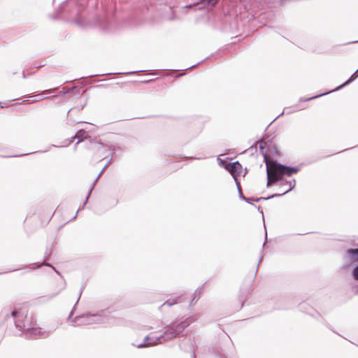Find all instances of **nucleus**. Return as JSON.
Returning a JSON list of instances; mask_svg holds the SVG:
<instances>
[{
    "label": "nucleus",
    "instance_id": "obj_4",
    "mask_svg": "<svg viewBox=\"0 0 358 358\" xmlns=\"http://www.w3.org/2000/svg\"><path fill=\"white\" fill-rule=\"evenodd\" d=\"M219 164L231 174L235 182L238 180L242 171V166L238 161L224 163L223 160H220Z\"/></svg>",
    "mask_w": 358,
    "mask_h": 358
},
{
    "label": "nucleus",
    "instance_id": "obj_39",
    "mask_svg": "<svg viewBox=\"0 0 358 358\" xmlns=\"http://www.w3.org/2000/svg\"><path fill=\"white\" fill-rule=\"evenodd\" d=\"M43 65H40V66H38L37 68H40L41 66H42Z\"/></svg>",
    "mask_w": 358,
    "mask_h": 358
},
{
    "label": "nucleus",
    "instance_id": "obj_36",
    "mask_svg": "<svg viewBox=\"0 0 358 358\" xmlns=\"http://www.w3.org/2000/svg\"><path fill=\"white\" fill-rule=\"evenodd\" d=\"M280 115H278L277 117H275V118H274V120H277V118H278V117H280Z\"/></svg>",
    "mask_w": 358,
    "mask_h": 358
},
{
    "label": "nucleus",
    "instance_id": "obj_35",
    "mask_svg": "<svg viewBox=\"0 0 358 358\" xmlns=\"http://www.w3.org/2000/svg\"><path fill=\"white\" fill-rule=\"evenodd\" d=\"M280 115H278L277 117H275V118H274V120H277V118H278V117H280Z\"/></svg>",
    "mask_w": 358,
    "mask_h": 358
},
{
    "label": "nucleus",
    "instance_id": "obj_24",
    "mask_svg": "<svg viewBox=\"0 0 358 358\" xmlns=\"http://www.w3.org/2000/svg\"><path fill=\"white\" fill-rule=\"evenodd\" d=\"M353 276L355 280H358V270H354Z\"/></svg>",
    "mask_w": 358,
    "mask_h": 358
},
{
    "label": "nucleus",
    "instance_id": "obj_21",
    "mask_svg": "<svg viewBox=\"0 0 358 358\" xmlns=\"http://www.w3.org/2000/svg\"><path fill=\"white\" fill-rule=\"evenodd\" d=\"M289 181V180H284L282 178V176H281V180H279L278 182H280V185H284L288 184Z\"/></svg>",
    "mask_w": 358,
    "mask_h": 358
},
{
    "label": "nucleus",
    "instance_id": "obj_30",
    "mask_svg": "<svg viewBox=\"0 0 358 358\" xmlns=\"http://www.w3.org/2000/svg\"><path fill=\"white\" fill-rule=\"evenodd\" d=\"M22 78L24 79H25L27 78V76L25 75V73L24 72H22Z\"/></svg>",
    "mask_w": 358,
    "mask_h": 358
},
{
    "label": "nucleus",
    "instance_id": "obj_6",
    "mask_svg": "<svg viewBox=\"0 0 358 358\" xmlns=\"http://www.w3.org/2000/svg\"><path fill=\"white\" fill-rule=\"evenodd\" d=\"M57 89V87H54L52 89L46 90L38 94L31 96L30 97L33 98V100H32L33 102L39 101H41V100H43L45 99L48 98V94L52 93V92H55Z\"/></svg>",
    "mask_w": 358,
    "mask_h": 358
},
{
    "label": "nucleus",
    "instance_id": "obj_31",
    "mask_svg": "<svg viewBox=\"0 0 358 358\" xmlns=\"http://www.w3.org/2000/svg\"><path fill=\"white\" fill-rule=\"evenodd\" d=\"M138 71H131V72H129V73H127V74H132V73H137Z\"/></svg>",
    "mask_w": 358,
    "mask_h": 358
},
{
    "label": "nucleus",
    "instance_id": "obj_38",
    "mask_svg": "<svg viewBox=\"0 0 358 358\" xmlns=\"http://www.w3.org/2000/svg\"><path fill=\"white\" fill-rule=\"evenodd\" d=\"M265 244H266V241L263 243V247H264Z\"/></svg>",
    "mask_w": 358,
    "mask_h": 358
},
{
    "label": "nucleus",
    "instance_id": "obj_7",
    "mask_svg": "<svg viewBox=\"0 0 358 358\" xmlns=\"http://www.w3.org/2000/svg\"><path fill=\"white\" fill-rule=\"evenodd\" d=\"M112 159H113V156L111 155L110 158V159H109V160L107 162L106 164V165L104 166V167L102 169V170H101V172L99 173V176H97V178L95 179V180L94 181V182L92 183V187H91V188L90 189L89 192H88V194H87V197H86V199H85V201H84V203H83V205L82 208H84V206H85L86 205V203H87L88 199H89L90 196V194H91V193H92V190H93V189H94V185H95L96 182H97V180H98V179H99V178L100 177V176H101V175L102 174V173L103 172L104 169H105L107 167V166L110 163V162H111Z\"/></svg>",
    "mask_w": 358,
    "mask_h": 358
},
{
    "label": "nucleus",
    "instance_id": "obj_5",
    "mask_svg": "<svg viewBox=\"0 0 358 358\" xmlns=\"http://www.w3.org/2000/svg\"><path fill=\"white\" fill-rule=\"evenodd\" d=\"M264 160L266 161V174H267V183L266 186L270 187L275 182L281 180V176L278 174V173H275L272 169V164L271 162L266 161V157H264Z\"/></svg>",
    "mask_w": 358,
    "mask_h": 358
},
{
    "label": "nucleus",
    "instance_id": "obj_33",
    "mask_svg": "<svg viewBox=\"0 0 358 358\" xmlns=\"http://www.w3.org/2000/svg\"><path fill=\"white\" fill-rule=\"evenodd\" d=\"M265 240L266 241L267 240V232L266 231V234H265Z\"/></svg>",
    "mask_w": 358,
    "mask_h": 358
},
{
    "label": "nucleus",
    "instance_id": "obj_40",
    "mask_svg": "<svg viewBox=\"0 0 358 358\" xmlns=\"http://www.w3.org/2000/svg\"><path fill=\"white\" fill-rule=\"evenodd\" d=\"M354 43H358V41H355Z\"/></svg>",
    "mask_w": 358,
    "mask_h": 358
},
{
    "label": "nucleus",
    "instance_id": "obj_18",
    "mask_svg": "<svg viewBox=\"0 0 358 358\" xmlns=\"http://www.w3.org/2000/svg\"><path fill=\"white\" fill-rule=\"evenodd\" d=\"M257 144L259 145V150L262 152H263V150H264V148L266 145V143L264 141H259L257 142Z\"/></svg>",
    "mask_w": 358,
    "mask_h": 358
},
{
    "label": "nucleus",
    "instance_id": "obj_2",
    "mask_svg": "<svg viewBox=\"0 0 358 358\" xmlns=\"http://www.w3.org/2000/svg\"><path fill=\"white\" fill-rule=\"evenodd\" d=\"M270 162L272 164V170L275 173H278V174L280 176H291L299 171V169L298 167L284 165L273 159L270 160Z\"/></svg>",
    "mask_w": 358,
    "mask_h": 358
},
{
    "label": "nucleus",
    "instance_id": "obj_26",
    "mask_svg": "<svg viewBox=\"0 0 358 358\" xmlns=\"http://www.w3.org/2000/svg\"><path fill=\"white\" fill-rule=\"evenodd\" d=\"M254 206H255V208H257V210H258V211H259V213H260L264 216L263 210H260V207H259V206H255V205H254Z\"/></svg>",
    "mask_w": 358,
    "mask_h": 358
},
{
    "label": "nucleus",
    "instance_id": "obj_19",
    "mask_svg": "<svg viewBox=\"0 0 358 358\" xmlns=\"http://www.w3.org/2000/svg\"><path fill=\"white\" fill-rule=\"evenodd\" d=\"M85 106H86V102H85L83 105L79 106V107H78V106H77V107H76V108H71V109L69 110V111H68V113H67L68 117L69 118V117H70V116H71V115H70V112H71V110H73V109H74V108H78V110H80L83 109V108H84V107H85Z\"/></svg>",
    "mask_w": 358,
    "mask_h": 358
},
{
    "label": "nucleus",
    "instance_id": "obj_29",
    "mask_svg": "<svg viewBox=\"0 0 358 358\" xmlns=\"http://www.w3.org/2000/svg\"><path fill=\"white\" fill-rule=\"evenodd\" d=\"M17 311H13V312L12 313V316H13V317H16V316H17Z\"/></svg>",
    "mask_w": 358,
    "mask_h": 358
},
{
    "label": "nucleus",
    "instance_id": "obj_3",
    "mask_svg": "<svg viewBox=\"0 0 358 358\" xmlns=\"http://www.w3.org/2000/svg\"><path fill=\"white\" fill-rule=\"evenodd\" d=\"M189 325L187 321H183L178 324H172L164 331V336L167 338H173L179 335Z\"/></svg>",
    "mask_w": 358,
    "mask_h": 358
},
{
    "label": "nucleus",
    "instance_id": "obj_17",
    "mask_svg": "<svg viewBox=\"0 0 358 358\" xmlns=\"http://www.w3.org/2000/svg\"><path fill=\"white\" fill-rule=\"evenodd\" d=\"M301 109H302V108H299V107H298V106H295V107H294V109L293 110H286V108H285V109H284V110H283V112H282L280 115H283L285 113L286 114H289V113H292V112L299 111V110H301Z\"/></svg>",
    "mask_w": 358,
    "mask_h": 358
},
{
    "label": "nucleus",
    "instance_id": "obj_16",
    "mask_svg": "<svg viewBox=\"0 0 358 358\" xmlns=\"http://www.w3.org/2000/svg\"><path fill=\"white\" fill-rule=\"evenodd\" d=\"M327 93H323V94H318V95H315V96H313L312 97H309V98H306V99H303V98H300L299 99V101L300 102H302V101H308L310 100H312V99H316L317 97H320L321 96H323V95H325L327 94Z\"/></svg>",
    "mask_w": 358,
    "mask_h": 358
},
{
    "label": "nucleus",
    "instance_id": "obj_32",
    "mask_svg": "<svg viewBox=\"0 0 358 358\" xmlns=\"http://www.w3.org/2000/svg\"><path fill=\"white\" fill-rule=\"evenodd\" d=\"M76 93H77V94H78V95L80 94V90H77V91H76Z\"/></svg>",
    "mask_w": 358,
    "mask_h": 358
},
{
    "label": "nucleus",
    "instance_id": "obj_1",
    "mask_svg": "<svg viewBox=\"0 0 358 358\" xmlns=\"http://www.w3.org/2000/svg\"><path fill=\"white\" fill-rule=\"evenodd\" d=\"M342 268H358V248L348 249L343 256Z\"/></svg>",
    "mask_w": 358,
    "mask_h": 358
},
{
    "label": "nucleus",
    "instance_id": "obj_12",
    "mask_svg": "<svg viewBox=\"0 0 358 358\" xmlns=\"http://www.w3.org/2000/svg\"><path fill=\"white\" fill-rule=\"evenodd\" d=\"M279 196H281V194H273L269 195L267 197H257V198H254L253 197L252 201L259 202V201H260L262 200H268V199H272V198H274V197H279Z\"/></svg>",
    "mask_w": 358,
    "mask_h": 358
},
{
    "label": "nucleus",
    "instance_id": "obj_13",
    "mask_svg": "<svg viewBox=\"0 0 358 358\" xmlns=\"http://www.w3.org/2000/svg\"><path fill=\"white\" fill-rule=\"evenodd\" d=\"M34 265L36 266V267L34 268H40L43 266L50 267L52 269L55 268L53 266H52L50 264L46 263L44 260L41 262H38L36 264L34 263Z\"/></svg>",
    "mask_w": 358,
    "mask_h": 358
},
{
    "label": "nucleus",
    "instance_id": "obj_9",
    "mask_svg": "<svg viewBox=\"0 0 358 358\" xmlns=\"http://www.w3.org/2000/svg\"><path fill=\"white\" fill-rule=\"evenodd\" d=\"M27 333L29 335L41 336L43 334V331L41 327H35V324H33L27 328Z\"/></svg>",
    "mask_w": 358,
    "mask_h": 358
},
{
    "label": "nucleus",
    "instance_id": "obj_22",
    "mask_svg": "<svg viewBox=\"0 0 358 358\" xmlns=\"http://www.w3.org/2000/svg\"><path fill=\"white\" fill-rule=\"evenodd\" d=\"M253 197H245V199L244 200L248 203L252 204Z\"/></svg>",
    "mask_w": 358,
    "mask_h": 358
},
{
    "label": "nucleus",
    "instance_id": "obj_37",
    "mask_svg": "<svg viewBox=\"0 0 358 358\" xmlns=\"http://www.w3.org/2000/svg\"><path fill=\"white\" fill-rule=\"evenodd\" d=\"M32 74H33V73H29L28 74V76H31V75H32Z\"/></svg>",
    "mask_w": 358,
    "mask_h": 358
},
{
    "label": "nucleus",
    "instance_id": "obj_15",
    "mask_svg": "<svg viewBox=\"0 0 358 358\" xmlns=\"http://www.w3.org/2000/svg\"><path fill=\"white\" fill-rule=\"evenodd\" d=\"M288 184L289 185V188L287 190H286L284 192H282V194H280L281 196L287 194V192H289V191L292 190L295 187V186H296V180L294 179L292 180H289Z\"/></svg>",
    "mask_w": 358,
    "mask_h": 358
},
{
    "label": "nucleus",
    "instance_id": "obj_27",
    "mask_svg": "<svg viewBox=\"0 0 358 358\" xmlns=\"http://www.w3.org/2000/svg\"><path fill=\"white\" fill-rule=\"evenodd\" d=\"M200 63H201V62H199V63H197V64H195V65L191 66H189V67L187 68V69H193V68H194V67L197 66Z\"/></svg>",
    "mask_w": 358,
    "mask_h": 358
},
{
    "label": "nucleus",
    "instance_id": "obj_8",
    "mask_svg": "<svg viewBox=\"0 0 358 358\" xmlns=\"http://www.w3.org/2000/svg\"><path fill=\"white\" fill-rule=\"evenodd\" d=\"M218 2V0H201L200 3H196V4H189L187 5L185 8H192L193 6H198L199 5H203L204 6H214Z\"/></svg>",
    "mask_w": 358,
    "mask_h": 358
},
{
    "label": "nucleus",
    "instance_id": "obj_23",
    "mask_svg": "<svg viewBox=\"0 0 358 358\" xmlns=\"http://www.w3.org/2000/svg\"><path fill=\"white\" fill-rule=\"evenodd\" d=\"M27 154H20V155H8V156H3V157H21L27 155Z\"/></svg>",
    "mask_w": 358,
    "mask_h": 358
},
{
    "label": "nucleus",
    "instance_id": "obj_28",
    "mask_svg": "<svg viewBox=\"0 0 358 358\" xmlns=\"http://www.w3.org/2000/svg\"><path fill=\"white\" fill-rule=\"evenodd\" d=\"M80 209H81V208H80L77 210V212H76V213L75 216L73 217V220H75V219L76 218L77 215H78V211H79Z\"/></svg>",
    "mask_w": 358,
    "mask_h": 358
},
{
    "label": "nucleus",
    "instance_id": "obj_34",
    "mask_svg": "<svg viewBox=\"0 0 358 358\" xmlns=\"http://www.w3.org/2000/svg\"><path fill=\"white\" fill-rule=\"evenodd\" d=\"M15 100H18V99H11L10 101H15Z\"/></svg>",
    "mask_w": 358,
    "mask_h": 358
},
{
    "label": "nucleus",
    "instance_id": "obj_41",
    "mask_svg": "<svg viewBox=\"0 0 358 358\" xmlns=\"http://www.w3.org/2000/svg\"><path fill=\"white\" fill-rule=\"evenodd\" d=\"M357 72H358V69L357 70Z\"/></svg>",
    "mask_w": 358,
    "mask_h": 358
},
{
    "label": "nucleus",
    "instance_id": "obj_10",
    "mask_svg": "<svg viewBox=\"0 0 358 358\" xmlns=\"http://www.w3.org/2000/svg\"><path fill=\"white\" fill-rule=\"evenodd\" d=\"M86 131L84 129H80L73 136L71 137V142L74 139H77V144L82 142L85 138Z\"/></svg>",
    "mask_w": 358,
    "mask_h": 358
},
{
    "label": "nucleus",
    "instance_id": "obj_14",
    "mask_svg": "<svg viewBox=\"0 0 358 358\" xmlns=\"http://www.w3.org/2000/svg\"><path fill=\"white\" fill-rule=\"evenodd\" d=\"M236 187H237V189H238V196H239V198L241 199V200H245V196L243 195V192H242V189H241V185H240V182L238 180H236Z\"/></svg>",
    "mask_w": 358,
    "mask_h": 358
},
{
    "label": "nucleus",
    "instance_id": "obj_11",
    "mask_svg": "<svg viewBox=\"0 0 358 358\" xmlns=\"http://www.w3.org/2000/svg\"><path fill=\"white\" fill-rule=\"evenodd\" d=\"M357 77H358V72H357V71H356L345 83H343L340 86L337 87L335 89V90H338L343 88L344 86L349 85L352 81H354L356 79V78H357Z\"/></svg>",
    "mask_w": 358,
    "mask_h": 358
},
{
    "label": "nucleus",
    "instance_id": "obj_25",
    "mask_svg": "<svg viewBox=\"0 0 358 358\" xmlns=\"http://www.w3.org/2000/svg\"><path fill=\"white\" fill-rule=\"evenodd\" d=\"M176 301H173V302L166 301L164 303V305L172 306V305L176 304Z\"/></svg>",
    "mask_w": 358,
    "mask_h": 358
},
{
    "label": "nucleus",
    "instance_id": "obj_20",
    "mask_svg": "<svg viewBox=\"0 0 358 358\" xmlns=\"http://www.w3.org/2000/svg\"><path fill=\"white\" fill-rule=\"evenodd\" d=\"M76 89V87H73L72 88H70V89H68L66 91H62L59 92V94L60 95H64V94H69L73 91H74Z\"/></svg>",
    "mask_w": 358,
    "mask_h": 358
}]
</instances>
